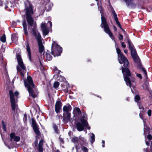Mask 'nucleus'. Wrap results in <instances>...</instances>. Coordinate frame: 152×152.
Wrapping results in <instances>:
<instances>
[{"label":"nucleus","instance_id":"1","mask_svg":"<svg viewBox=\"0 0 152 152\" xmlns=\"http://www.w3.org/2000/svg\"><path fill=\"white\" fill-rule=\"evenodd\" d=\"M97 1L98 10L100 11L101 15L102 23L101 24V28H104V32L108 34L111 39L114 40L115 43V47L117 53L118 54V60L121 64H124V66H127L129 64L127 58L121 52V50L118 48V45L116 44V42L115 40V38L111 33L105 18L102 16L103 13V10L102 7L101 0H95Z\"/></svg>","mask_w":152,"mask_h":152},{"label":"nucleus","instance_id":"2","mask_svg":"<svg viewBox=\"0 0 152 152\" xmlns=\"http://www.w3.org/2000/svg\"><path fill=\"white\" fill-rule=\"evenodd\" d=\"M33 14V12L32 7L31 5H29L28 7L26 8V19L28 24L31 26L30 29L32 32L35 37L37 39L39 52L42 53L44 50V47L42 45L41 35L36 29L37 25L34 23V20L32 16Z\"/></svg>","mask_w":152,"mask_h":152},{"label":"nucleus","instance_id":"3","mask_svg":"<svg viewBox=\"0 0 152 152\" xmlns=\"http://www.w3.org/2000/svg\"><path fill=\"white\" fill-rule=\"evenodd\" d=\"M9 94L11 106L12 108V115L14 119L18 116V114L16 112L18 110V105L17 103V99L18 98L19 93L18 91H15L14 93L13 91L10 90Z\"/></svg>","mask_w":152,"mask_h":152},{"label":"nucleus","instance_id":"4","mask_svg":"<svg viewBox=\"0 0 152 152\" xmlns=\"http://www.w3.org/2000/svg\"><path fill=\"white\" fill-rule=\"evenodd\" d=\"M121 68L124 79L126 84L130 87L131 88L132 92L134 93V91L131 88V86L132 84V83L134 81V79L132 77L129 70L128 68L126 67L124 68L122 66L121 67Z\"/></svg>","mask_w":152,"mask_h":152},{"label":"nucleus","instance_id":"5","mask_svg":"<svg viewBox=\"0 0 152 152\" xmlns=\"http://www.w3.org/2000/svg\"><path fill=\"white\" fill-rule=\"evenodd\" d=\"M28 83H27L25 80H24L25 87H26L28 91L29 95L33 98H35L37 96V92L34 91L32 89L34 87V85L31 76H28L27 77Z\"/></svg>","mask_w":152,"mask_h":152},{"label":"nucleus","instance_id":"6","mask_svg":"<svg viewBox=\"0 0 152 152\" xmlns=\"http://www.w3.org/2000/svg\"><path fill=\"white\" fill-rule=\"evenodd\" d=\"M131 55L132 58H133L134 62L137 64L138 68L142 70L145 74L146 77L147 76V74L146 70L142 66L140 62V59L139 58L137 55V54L135 50L134 49L131 50Z\"/></svg>","mask_w":152,"mask_h":152},{"label":"nucleus","instance_id":"7","mask_svg":"<svg viewBox=\"0 0 152 152\" xmlns=\"http://www.w3.org/2000/svg\"><path fill=\"white\" fill-rule=\"evenodd\" d=\"M16 57L18 65L17 67V71L20 73L22 76L23 77L24 73L26 72V67L23 63L21 56L19 54H17Z\"/></svg>","mask_w":152,"mask_h":152},{"label":"nucleus","instance_id":"8","mask_svg":"<svg viewBox=\"0 0 152 152\" xmlns=\"http://www.w3.org/2000/svg\"><path fill=\"white\" fill-rule=\"evenodd\" d=\"M62 48L55 42H53L52 45L51 53L54 57L60 55L62 52Z\"/></svg>","mask_w":152,"mask_h":152},{"label":"nucleus","instance_id":"9","mask_svg":"<svg viewBox=\"0 0 152 152\" xmlns=\"http://www.w3.org/2000/svg\"><path fill=\"white\" fill-rule=\"evenodd\" d=\"M10 145H9L8 144H7V143L4 142V144L6 145L10 149L12 148L13 144L12 143V141H14L15 142H18L20 140V137H19L16 136L15 134L14 133H12L10 134Z\"/></svg>","mask_w":152,"mask_h":152},{"label":"nucleus","instance_id":"10","mask_svg":"<svg viewBox=\"0 0 152 152\" xmlns=\"http://www.w3.org/2000/svg\"><path fill=\"white\" fill-rule=\"evenodd\" d=\"M152 140V136L150 134H148L146 137L145 136V141L146 145L148 146L150 143L151 150L150 151H148L147 148H146V152H152V142L151 140Z\"/></svg>","mask_w":152,"mask_h":152},{"label":"nucleus","instance_id":"11","mask_svg":"<svg viewBox=\"0 0 152 152\" xmlns=\"http://www.w3.org/2000/svg\"><path fill=\"white\" fill-rule=\"evenodd\" d=\"M110 9L113 15V17L115 20L116 22V24L121 30L123 31L124 32H125V31L122 28L121 25L118 20L117 14L115 13V10H114L113 8V7L111 6H110Z\"/></svg>","mask_w":152,"mask_h":152},{"label":"nucleus","instance_id":"12","mask_svg":"<svg viewBox=\"0 0 152 152\" xmlns=\"http://www.w3.org/2000/svg\"><path fill=\"white\" fill-rule=\"evenodd\" d=\"M31 122L33 128L34 132L37 135H39L40 134V132L37 126L36 123L34 118H31Z\"/></svg>","mask_w":152,"mask_h":152},{"label":"nucleus","instance_id":"13","mask_svg":"<svg viewBox=\"0 0 152 152\" xmlns=\"http://www.w3.org/2000/svg\"><path fill=\"white\" fill-rule=\"evenodd\" d=\"M63 121L64 123H66L68 122L71 121V114L69 112L64 113L63 114Z\"/></svg>","mask_w":152,"mask_h":152},{"label":"nucleus","instance_id":"14","mask_svg":"<svg viewBox=\"0 0 152 152\" xmlns=\"http://www.w3.org/2000/svg\"><path fill=\"white\" fill-rule=\"evenodd\" d=\"M80 120L82 124L84 126L87 127L88 124L86 119L87 118V115L85 113H83L81 117H80Z\"/></svg>","mask_w":152,"mask_h":152},{"label":"nucleus","instance_id":"15","mask_svg":"<svg viewBox=\"0 0 152 152\" xmlns=\"http://www.w3.org/2000/svg\"><path fill=\"white\" fill-rule=\"evenodd\" d=\"M47 24L42 23L41 25L42 29L43 32V35L44 36H46L49 32V30L47 27Z\"/></svg>","mask_w":152,"mask_h":152},{"label":"nucleus","instance_id":"16","mask_svg":"<svg viewBox=\"0 0 152 152\" xmlns=\"http://www.w3.org/2000/svg\"><path fill=\"white\" fill-rule=\"evenodd\" d=\"M73 113L74 117H76L79 118L81 114V112L79 108L76 107L74 109Z\"/></svg>","mask_w":152,"mask_h":152},{"label":"nucleus","instance_id":"17","mask_svg":"<svg viewBox=\"0 0 152 152\" xmlns=\"http://www.w3.org/2000/svg\"><path fill=\"white\" fill-rule=\"evenodd\" d=\"M79 138L75 137H73L72 140V142L75 144V147L77 150L81 147V145L79 143Z\"/></svg>","mask_w":152,"mask_h":152},{"label":"nucleus","instance_id":"18","mask_svg":"<svg viewBox=\"0 0 152 152\" xmlns=\"http://www.w3.org/2000/svg\"><path fill=\"white\" fill-rule=\"evenodd\" d=\"M62 106V103L60 101H57L55 105V110L57 113L59 112Z\"/></svg>","mask_w":152,"mask_h":152},{"label":"nucleus","instance_id":"19","mask_svg":"<svg viewBox=\"0 0 152 152\" xmlns=\"http://www.w3.org/2000/svg\"><path fill=\"white\" fill-rule=\"evenodd\" d=\"M22 25L23 28L24 34H25V35L26 37H28V31L27 25L26 22L25 20L24 19L23 20V21Z\"/></svg>","mask_w":152,"mask_h":152},{"label":"nucleus","instance_id":"20","mask_svg":"<svg viewBox=\"0 0 152 152\" xmlns=\"http://www.w3.org/2000/svg\"><path fill=\"white\" fill-rule=\"evenodd\" d=\"M76 126L77 129L79 131H83L84 129V126L83 124L80 122H78L76 124ZM85 127H86L85 126Z\"/></svg>","mask_w":152,"mask_h":152},{"label":"nucleus","instance_id":"21","mask_svg":"<svg viewBox=\"0 0 152 152\" xmlns=\"http://www.w3.org/2000/svg\"><path fill=\"white\" fill-rule=\"evenodd\" d=\"M71 106L69 104L65 105L63 107V110L64 112H65V113L69 112V111L71 110Z\"/></svg>","mask_w":152,"mask_h":152},{"label":"nucleus","instance_id":"22","mask_svg":"<svg viewBox=\"0 0 152 152\" xmlns=\"http://www.w3.org/2000/svg\"><path fill=\"white\" fill-rule=\"evenodd\" d=\"M79 144H80L81 146V144H84L86 143V139L84 137H83L81 136H80L79 137Z\"/></svg>","mask_w":152,"mask_h":152},{"label":"nucleus","instance_id":"23","mask_svg":"<svg viewBox=\"0 0 152 152\" xmlns=\"http://www.w3.org/2000/svg\"><path fill=\"white\" fill-rule=\"evenodd\" d=\"M26 50L28 53V58L30 61H31V52L30 48L28 44L26 45Z\"/></svg>","mask_w":152,"mask_h":152},{"label":"nucleus","instance_id":"24","mask_svg":"<svg viewBox=\"0 0 152 152\" xmlns=\"http://www.w3.org/2000/svg\"><path fill=\"white\" fill-rule=\"evenodd\" d=\"M52 4L50 2H48L45 5V8L47 11H49L52 7Z\"/></svg>","mask_w":152,"mask_h":152},{"label":"nucleus","instance_id":"25","mask_svg":"<svg viewBox=\"0 0 152 152\" xmlns=\"http://www.w3.org/2000/svg\"><path fill=\"white\" fill-rule=\"evenodd\" d=\"M11 39L13 42L16 43L18 40V37L16 34H13L12 35Z\"/></svg>","mask_w":152,"mask_h":152},{"label":"nucleus","instance_id":"26","mask_svg":"<svg viewBox=\"0 0 152 152\" xmlns=\"http://www.w3.org/2000/svg\"><path fill=\"white\" fill-rule=\"evenodd\" d=\"M149 84L148 81H145L143 86V88L144 89L146 90H149Z\"/></svg>","mask_w":152,"mask_h":152},{"label":"nucleus","instance_id":"27","mask_svg":"<svg viewBox=\"0 0 152 152\" xmlns=\"http://www.w3.org/2000/svg\"><path fill=\"white\" fill-rule=\"evenodd\" d=\"M46 57L47 60L50 61L52 59V57L50 54L47 52L46 53Z\"/></svg>","mask_w":152,"mask_h":152},{"label":"nucleus","instance_id":"28","mask_svg":"<svg viewBox=\"0 0 152 152\" xmlns=\"http://www.w3.org/2000/svg\"><path fill=\"white\" fill-rule=\"evenodd\" d=\"M91 136V144H93L95 141V135L93 133L90 134Z\"/></svg>","mask_w":152,"mask_h":152},{"label":"nucleus","instance_id":"29","mask_svg":"<svg viewBox=\"0 0 152 152\" xmlns=\"http://www.w3.org/2000/svg\"><path fill=\"white\" fill-rule=\"evenodd\" d=\"M128 42L129 44V47L130 50H132L134 49V45L132 42L129 40H128Z\"/></svg>","mask_w":152,"mask_h":152},{"label":"nucleus","instance_id":"30","mask_svg":"<svg viewBox=\"0 0 152 152\" xmlns=\"http://www.w3.org/2000/svg\"><path fill=\"white\" fill-rule=\"evenodd\" d=\"M0 40L3 42H6V36L5 35H3L1 37Z\"/></svg>","mask_w":152,"mask_h":152},{"label":"nucleus","instance_id":"31","mask_svg":"<svg viewBox=\"0 0 152 152\" xmlns=\"http://www.w3.org/2000/svg\"><path fill=\"white\" fill-rule=\"evenodd\" d=\"M125 1L126 5L127 6H129L132 4L131 0H124Z\"/></svg>","mask_w":152,"mask_h":152},{"label":"nucleus","instance_id":"32","mask_svg":"<svg viewBox=\"0 0 152 152\" xmlns=\"http://www.w3.org/2000/svg\"><path fill=\"white\" fill-rule=\"evenodd\" d=\"M134 100L135 102L139 103L138 102L140 100V96L138 95H136L135 97Z\"/></svg>","mask_w":152,"mask_h":152},{"label":"nucleus","instance_id":"33","mask_svg":"<svg viewBox=\"0 0 152 152\" xmlns=\"http://www.w3.org/2000/svg\"><path fill=\"white\" fill-rule=\"evenodd\" d=\"M59 85V83L58 82H55L54 83L53 86L55 88H57Z\"/></svg>","mask_w":152,"mask_h":152},{"label":"nucleus","instance_id":"34","mask_svg":"<svg viewBox=\"0 0 152 152\" xmlns=\"http://www.w3.org/2000/svg\"><path fill=\"white\" fill-rule=\"evenodd\" d=\"M2 127H3V129L4 130V131H6V125L5 124L4 122L3 121H2Z\"/></svg>","mask_w":152,"mask_h":152},{"label":"nucleus","instance_id":"35","mask_svg":"<svg viewBox=\"0 0 152 152\" xmlns=\"http://www.w3.org/2000/svg\"><path fill=\"white\" fill-rule=\"evenodd\" d=\"M82 149L83 152H88V149L85 147H83Z\"/></svg>","mask_w":152,"mask_h":152},{"label":"nucleus","instance_id":"36","mask_svg":"<svg viewBox=\"0 0 152 152\" xmlns=\"http://www.w3.org/2000/svg\"><path fill=\"white\" fill-rule=\"evenodd\" d=\"M140 118H141L143 120V121L144 123V127H145V126L146 124V122L145 121V120L143 119V117L142 115H141L140 114Z\"/></svg>","mask_w":152,"mask_h":152},{"label":"nucleus","instance_id":"37","mask_svg":"<svg viewBox=\"0 0 152 152\" xmlns=\"http://www.w3.org/2000/svg\"><path fill=\"white\" fill-rule=\"evenodd\" d=\"M137 104L138 105L139 108L140 110H143L144 108L142 106L141 104H140V103H138Z\"/></svg>","mask_w":152,"mask_h":152},{"label":"nucleus","instance_id":"38","mask_svg":"<svg viewBox=\"0 0 152 152\" xmlns=\"http://www.w3.org/2000/svg\"><path fill=\"white\" fill-rule=\"evenodd\" d=\"M53 128H54V129L55 132L56 133H58L57 127L56 125L55 124L53 126Z\"/></svg>","mask_w":152,"mask_h":152},{"label":"nucleus","instance_id":"39","mask_svg":"<svg viewBox=\"0 0 152 152\" xmlns=\"http://www.w3.org/2000/svg\"><path fill=\"white\" fill-rule=\"evenodd\" d=\"M38 151L39 152H43V148L42 146H38Z\"/></svg>","mask_w":152,"mask_h":152},{"label":"nucleus","instance_id":"40","mask_svg":"<svg viewBox=\"0 0 152 152\" xmlns=\"http://www.w3.org/2000/svg\"><path fill=\"white\" fill-rule=\"evenodd\" d=\"M43 141V140H41L39 142L38 146H42Z\"/></svg>","mask_w":152,"mask_h":152},{"label":"nucleus","instance_id":"41","mask_svg":"<svg viewBox=\"0 0 152 152\" xmlns=\"http://www.w3.org/2000/svg\"><path fill=\"white\" fill-rule=\"evenodd\" d=\"M59 77L61 79L60 80V79H59V80L61 81H64L65 80V78L61 75H60Z\"/></svg>","mask_w":152,"mask_h":152},{"label":"nucleus","instance_id":"42","mask_svg":"<svg viewBox=\"0 0 152 152\" xmlns=\"http://www.w3.org/2000/svg\"><path fill=\"white\" fill-rule=\"evenodd\" d=\"M147 114L149 116H151V110H149L148 111Z\"/></svg>","mask_w":152,"mask_h":152},{"label":"nucleus","instance_id":"43","mask_svg":"<svg viewBox=\"0 0 152 152\" xmlns=\"http://www.w3.org/2000/svg\"><path fill=\"white\" fill-rule=\"evenodd\" d=\"M8 4V1H6V2L4 4L5 7V10H7V8L8 7L7 6V5Z\"/></svg>","mask_w":152,"mask_h":152},{"label":"nucleus","instance_id":"44","mask_svg":"<svg viewBox=\"0 0 152 152\" xmlns=\"http://www.w3.org/2000/svg\"><path fill=\"white\" fill-rule=\"evenodd\" d=\"M136 75L137 77H138L140 79H141L142 78V76L140 74H136Z\"/></svg>","mask_w":152,"mask_h":152},{"label":"nucleus","instance_id":"45","mask_svg":"<svg viewBox=\"0 0 152 152\" xmlns=\"http://www.w3.org/2000/svg\"><path fill=\"white\" fill-rule=\"evenodd\" d=\"M123 36L121 34H119V40H121L123 39Z\"/></svg>","mask_w":152,"mask_h":152},{"label":"nucleus","instance_id":"46","mask_svg":"<svg viewBox=\"0 0 152 152\" xmlns=\"http://www.w3.org/2000/svg\"><path fill=\"white\" fill-rule=\"evenodd\" d=\"M54 69L56 71H57V72L58 73V74H59V73H60V71H59V70H58V69H57V68L56 67H54Z\"/></svg>","mask_w":152,"mask_h":152},{"label":"nucleus","instance_id":"47","mask_svg":"<svg viewBox=\"0 0 152 152\" xmlns=\"http://www.w3.org/2000/svg\"><path fill=\"white\" fill-rule=\"evenodd\" d=\"M121 46L122 47L125 48L126 47V45L124 44V43L122 42L121 43Z\"/></svg>","mask_w":152,"mask_h":152},{"label":"nucleus","instance_id":"48","mask_svg":"<svg viewBox=\"0 0 152 152\" xmlns=\"http://www.w3.org/2000/svg\"><path fill=\"white\" fill-rule=\"evenodd\" d=\"M4 3L2 0H0V6L2 7L3 6Z\"/></svg>","mask_w":152,"mask_h":152},{"label":"nucleus","instance_id":"49","mask_svg":"<svg viewBox=\"0 0 152 152\" xmlns=\"http://www.w3.org/2000/svg\"><path fill=\"white\" fill-rule=\"evenodd\" d=\"M27 120V117H26V114H25L24 115L23 117V120L25 121H26Z\"/></svg>","mask_w":152,"mask_h":152},{"label":"nucleus","instance_id":"50","mask_svg":"<svg viewBox=\"0 0 152 152\" xmlns=\"http://www.w3.org/2000/svg\"><path fill=\"white\" fill-rule=\"evenodd\" d=\"M102 147L104 148L105 146V145H104L105 141H104V140H102Z\"/></svg>","mask_w":152,"mask_h":152},{"label":"nucleus","instance_id":"51","mask_svg":"<svg viewBox=\"0 0 152 152\" xmlns=\"http://www.w3.org/2000/svg\"><path fill=\"white\" fill-rule=\"evenodd\" d=\"M48 23L50 25V27H51L52 26V22L50 21H48Z\"/></svg>","mask_w":152,"mask_h":152},{"label":"nucleus","instance_id":"52","mask_svg":"<svg viewBox=\"0 0 152 152\" xmlns=\"http://www.w3.org/2000/svg\"><path fill=\"white\" fill-rule=\"evenodd\" d=\"M113 30L115 31H116L117 30V28L115 26H113Z\"/></svg>","mask_w":152,"mask_h":152},{"label":"nucleus","instance_id":"53","mask_svg":"<svg viewBox=\"0 0 152 152\" xmlns=\"http://www.w3.org/2000/svg\"><path fill=\"white\" fill-rule=\"evenodd\" d=\"M146 131H147L146 129H145V128H144V134H145V132H146Z\"/></svg>","mask_w":152,"mask_h":152},{"label":"nucleus","instance_id":"54","mask_svg":"<svg viewBox=\"0 0 152 152\" xmlns=\"http://www.w3.org/2000/svg\"><path fill=\"white\" fill-rule=\"evenodd\" d=\"M124 52L126 54L127 53V50H124Z\"/></svg>","mask_w":152,"mask_h":152},{"label":"nucleus","instance_id":"55","mask_svg":"<svg viewBox=\"0 0 152 152\" xmlns=\"http://www.w3.org/2000/svg\"><path fill=\"white\" fill-rule=\"evenodd\" d=\"M126 100L127 101H129V97L127 98Z\"/></svg>","mask_w":152,"mask_h":152},{"label":"nucleus","instance_id":"56","mask_svg":"<svg viewBox=\"0 0 152 152\" xmlns=\"http://www.w3.org/2000/svg\"><path fill=\"white\" fill-rule=\"evenodd\" d=\"M60 140L62 142H63V140L62 139H60Z\"/></svg>","mask_w":152,"mask_h":152},{"label":"nucleus","instance_id":"57","mask_svg":"<svg viewBox=\"0 0 152 152\" xmlns=\"http://www.w3.org/2000/svg\"><path fill=\"white\" fill-rule=\"evenodd\" d=\"M90 126H88V127L87 128V129H90Z\"/></svg>","mask_w":152,"mask_h":152},{"label":"nucleus","instance_id":"58","mask_svg":"<svg viewBox=\"0 0 152 152\" xmlns=\"http://www.w3.org/2000/svg\"><path fill=\"white\" fill-rule=\"evenodd\" d=\"M17 21L18 22H19H19H20V20H17Z\"/></svg>","mask_w":152,"mask_h":152},{"label":"nucleus","instance_id":"59","mask_svg":"<svg viewBox=\"0 0 152 152\" xmlns=\"http://www.w3.org/2000/svg\"><path fill=\"white\" fill-rule=\"evenodd\" d=\"M4 69H6V67L5 66L4 67Z\"/></svg>","mask_w":152,"mask_h":152},{"label":"nucleus","instance_id":"60","mask_svg":"<svg viewBox=\"0 0 152 152\" xmlns=\"http://www.w3.org/2000/svg\"><path fill=\"white\" fill-rule=\"evenodd\" d=\"M6 74H7V71H6Z\"/></svg>","mask_w":152,"mask_h":152},{"label":"nucleus","instance_id":"61","mask_svg":"<svg viewBox=\"0 0 152 152\" xmlns=\"http://www.w3.org/2000/svg\"><path fill=\"white\" fill-rule=\"evenodd\" d=\"M57 152H58V150H57Z\"/></svg>","mask_w":152,"mask_h":152},{"label":"nucleus","instance_id":"62","mask_svg":"<svg viewBox=\"0 0 152 152\" xmlns=\"http://www.w3.org/2000/svg\"><path fill=\"white\" fill-rule=\"evenodd\" d=\"M28 1V0H27Z\"/></svg>","mask_w":152,"mask_h":152}]
</instances>
